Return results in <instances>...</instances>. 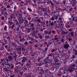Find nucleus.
Masks as SVG:
<instances>
[{
    "label": "nucleus",
    "instance_id": "obj_1",
    "mask_svg": "<svg viewBox=\"0 0 77 77\" xmlns=\"http://www.w3.org/2000/svg\"><path fill=\"white\" fill-rule=\"evenodd\" d=\"M57 18H58V16H54L50 18L49 23V26H53L55 24H57V21L54 20H57Z\"/></svg>",
    "mask_w": 77,
    "mask_h": 77
},
{
    "label": "nucleus",
    "instance_id": "obj_2",
    "mask_svg": "<svg viewBox=\"0 0 77 77\" xmlns=\"http://www.w3.org/2000/svg\"><path fill=\"white\" fill-rule=\"evenodd\" d=\"M70 15H71V17L69 18L68 19L69 20V21H68L67 22V24H69V22H70V24H72L74 23H77V17H75V15L74 14L72 13L70 14ZM71 21L70 22V21Z\"/></svg>",
    "mask_w": 77,
    "mask_h": 77
},
{
    "label": "nucleus",
    "instance_id": "obj_3",
    "mask_svg": "<svg viewBox=\"0 0 77 77\" xmlns=\"http://www.w3.org/2000/svg\"><path fill=\"white\" fill-rule=\"evenodd\" d=\"M60 38L59 37V36H58V35H54V38H52L51 39L53 42H54V45H59V44H60Z\"/></svg>",
    "mask_w": 77,
    "mask_h": 77
},
{
    "label": "nucleus",
    "instance_id": "obj_4",
    "mask_svg": "<svg viewBox=\"0 0 77 77\" xmlns=\"http://www.w3.org/2000/svg\"><path fill=\"white\" fill-rule=\"evenodd\" d=\"M18 17H19V18L20 19V20H19L20 24L23 23L24 21V19L22 17V14H19L18 15Z\"/></svg>",
    "mask_w": 77,
    "mask_h": 77
},
{
    "label": "nucleus",
    "instance_id": "obj_5",
    "mask_svg": "<svg viewBox=\"0 0 77 77\" xmlns=\"http://www.w3.org/2000/svg\"><path fill=\"white\" fill-rule=\"evenodd\" d=\"M26 57H23L22 60L20 62V64L22 66H23L24 65L25 62L26 61Z\"/></svg>",
    "mask_w": 77,
    "mask_h": 77
},
{
    "label": "nucleus",
    "instance_id": "obj_6",
    "mask_svg": "<svg viewBox=\"0 0 77 77\" xmlns=\"http://www.w3.org/2000/svg\"><path fill=\"white\" fill-rule=\"evenodd\" d=\"M61 30V34L62 35H67L68 32H66V29H65L63 27L60 28Z\"/></svg>",
    "mask_w": 77,
    "mask_h": 77
},
{
    "label": "nucleus",
    "instance_id": "obj_7",
    "mask_svg": "<svg viewBox=\"0 0 77 77\" xmlns=\"http://www.w3.org/2000/svg\"><path fill=\"white\" fill-rule=\"evenodd\" d=\"M35 38H37V39H38V38H40L41 39H43V38H44V36L43 35H41V33H38V37L35 36Z\"/></svg>",
    "mask_w": 77,
    "mask_h": 77
},
{
    "label": "nucleus",
    "instance_id": "obj_8",
    "mask_svg": "<svg viewBox=\"0 0 77 77\" xmlns=\"http://www.w3.org/2000/svg\"><path fill=\"white\" fill-rule=\"evenodd\" d=\"M41 9L42 10L43 12H47V11H50V10H47V8H46V7H44V6L42 5H41Z\"/></svg>",
    "mask_w": 77,
    "mask_h": 77
},
{
    "label": "nucleus",
    "instance_id": "obj_9",
    "mask_svg": "<svg viewBox=\"0 0 77 77\" xmlns=\"http://www.w3.org/2000/svg\"><path fill=\"white\" fill-rule=\"evenodd\" d=\"M11 19H15L16 18V15L15 13H13L11 14L10 16Z\"/></svg>",
    "mask_w": 77,
    "mask_h": 77
},
{
    "label": "nucleus",
    "instance_id": "obj_10",
    "mask_svg": "<svg viewBox=\"0 0 77 77\" xmlns=\"http://www.w3.org/2000/svg\"><path fill=\"white\" fill-rule=\"evenodd\" d=\"M76 67V65L74 63H72L71 66H70V68H72L73 69H75V68Z\"/></svg>",
    "mask_w": 77,
    "mask_h": 77
},
{
    "label": "nucleus",
    "instance_id": "obj_11",
    "mask_svg": "<svg viewBox=\"0 0 77 77\" xmlns=\"http://www.w3.org/2000/svg\"><path fill=\"white\" fill-rule=\"evenodd\" d=\"M44 32H45V34H48V35H51V31H50L48 32L47 31L45 30L44 31Z\"/></svg>",
    "mask_w": 77,
    "mask_h": 77
},
{
    "label": "nucleus",
    "instance_id": "obj_12",
    "mask_svg": "<svg viewBox=\"0 0 77 77\" xmlns=\"http://www.w3.org/2000/svg\"><path fill=\"white\" fill-rule=\"evenodd\" d=\"M1 9L2 10H1V11H6L7 8H5V7L4 6H1Z\"/></svg>",
    "mask_w": 77,
    "mask_h": 77
},
{
    "label": "nucleus",
    "instance_id": "obj_13",
    "mask_svg": "<svg viewBox=\"0 0 77 77\" xmlns=\"http://www.w3.org/2000/svg\"><path fill=\"white\" fill-rule=\"evenodd\" d=\"M69 47V45L68 44H65L63 46V48H66V49L68 48Z\"/></svg>",
    "mask_w": 77,
    "mask_h": 77
},
{
    "label": "nucleus",
    "instance_id": "obj_14",
    "mask_svg": "<svg viewBox=\"0 0 77 77\" xmlns=\"http://www.w3.org/2000/svg\"><path fill=\"white\" fill-rule=\"evenodd\" d=\"M7 65L8 66H11V68L12 69L14 68V64H13L12 63H11L10 64H8Z\"/></svg>",
    "mask_w": 77,
    "mask_h": 77
},
{
    "label": "nucleus",
    "instance_id": "obj_15",
    "mask_svg": "<svg viewBox=\"0 0 77 77\" xmlns=\"http://www.w3.org/2000/svg\"><path fill=\"white\" fill-rule=\"evenodd\" d=\"M41 26L40 24L37 25L35 27L36 29L37 30H39V27Z\"/></svg>",
    "mask_w": 77,
    "mask_h": 77
},
{
    "label": "nucleus",
    "instance_id": "obj_16",
    "mask_svg": "<svg viewBox=\"0 0 77 77\" xmlns=\"http://www.w3.org/2000/svg\"><path fill=\"white\" fill-rule=\"evenodd\" d=\"M24 70L25 72L24 74H25L27 76V75H28V73H27V68H25L24 69Z\"/></svg>",
    "mask_w": 77,
    "mask_h": 77
},
{
    "label": "nucleus",
    "instance_id": "obj_17",
    "mask_svg": "<svg viewBox=\"0 0 77 77\" xmlns=\"http://www.w3.org/2000/svg\"><path fill=\"white\" fill-rule=\"evenodd\" d=\"M68 6H66L65 7V8H64L63 9V11H66V12L68 11Z\"/></svg>",
    "mask_w": 77,
    "mask_h": 77
},
{
    "label": "nucleus",
    "instance_id": "obj_18",
    "mask_svg": "<svg viewBox=\"0 0 77 77\" xmlns=\"http://www.w3.org/2000/svg\"><path fill=\"white\" fill-rule=\"evenodd\" d=\"M45 39L47 40L48 39H50V36L49 35H46L45 36Z\"/></svg>",
    "mask_w": 77,
    "mask_h": 77
},
{
    "label": "nucleus",
    "instance_id": "obj_19",
    "mask_svg": "<svg viewBox=\"0 0 77 77\" xmlns=\"http://www.w3.org/2000/svg\"><path fill=\"white\" fill-rule=\"evenodd\" d=\"M73 53L75 55V56H77V51L75 49H73Z\"/></svg>",
    "mask_w": 77,
    "mask_h": 77
},
{
    "label": "nucleus",
    "instance_id": "obj_20",
    "mask_svg": "<svg viewBox=\"0 0 77 77\" xmlns=\"http://www.w3.org/2000/svg\"><path fill=\"white\" fill-rule=\"evenodd\" d=\"M43 59V57H42L38 56V59H37V61L38 62H39L41 59Z\"/></svg>",
    "mask_w": 77,
    "mask_h": 77
},
{
    "label": "nucleus",
    "instance_id": "obj_21",
    "mask_svg": "<svg viewBox=\"0 0 77 77\" xmlns=\"http://www.w3.org/2000/svg\"><path fill=\"white\" fill-rule=\"evenodd\" d=\"M63 37L62 38V39L61 40V41L62 42V43H64L65 41H66V39L65 38H63Z\"/></svg>",
    "mask_w": 77,
    "mask_h": 77
},
{
    "label": "nucleus",
    "instance_id": "obj_22",
    "mask_svg": "<svg viewBox=\"0 0 77 77\" xmlns=\"http://www.w3.org/2000/svg\"><path fill=\"white\" fill-rule=\"evenodd\" d=\"M56 50H57V48H55L54 49H52L51 50V52H52V53H55L56 51Z\"/></svg>",
    "mask_w": 77,
    "mask_h": 77
},
{
    "label": "nucleus",
    "instance_id": "obj_23",
    "mask_svg": "<svg viewBox=\"0 0 77 77\" xmlns=\"http://www.w3.org/2000/svg\"><path fill=\"white\" fill-rule=\"evenodd\" d=\"M25 38L23 37L22 39H20L19 42H24L25 41Z\"/></svg>",
    "mask_w": 77,
    "mask_h": 77
},
{
    "label": "nucleus",
    "instance_id": "obj_24",
    "mask_svg": "<svg viewBox=\"0 0 77 77\" xmlns=\"http://www.w3.org/2000/svg\"><path fill=\"white\" fill-rule=\"evenodd\" d=\"M8 59H9L10 61L12 60V57L11 56L9 55L8 56Z\"/></svg>",
    "mask_w": 77,
    "mask_h": 77
},
{
    "label": "nucleus",
    "instance_id": "obj_25",
    "mask_svg": "<svg viewBox=\"0 0 77 77\" xmlns=\"http://www.w3.org/2000/svg\"><path fill=\"white\" fill-rule=\"evenodd\" d=\"M26 18L24 17V24H27V23H28V21L27 20H26Z\"/></svg>",
    "mask_w": 77,
    "mask_h": 77
},
{
    "label": "nucleus",
    "instance_id": "obj_26",
    "mask_svg": "<svg viewBox=\"0 0 77 77\" xmlns=\"http://www.w3.org/2000/svg\"><path fill=\"white\" fill-rule=\"evenodd\" d=\"M68 71L69 72H71L73 71V69L71 68L70 69H68Z\"/></svg>",
    "mask_w": 77,
    "mask_h": 77
},
{
    "label": "nucleus",
    "instance_id": "obj_27",
    "mask_svg": "<svg viewBox=\"0 0 77 77\" xmlns=\"http://www.w3.org/2000/svg\"><path fill=\"white\" fill-rule=\"evenodd\" d=\"M4 16H5V17H6L7 15H8V14L7 13V11L4 12Z\"/></svg>",
    "mask_w": 77,
    "mask_h": 77
},
{
    "label": "nucleus",
    "instance_id": "obj_28",
    "mask_svg": "<svg viewBox=\"0 0 77 77\" xmlns=\"http://www.w3.org/2000/svg\"><path fill=\"white\" fill-rule=\"evenodd\" d=\"M20 25H19V26L17 27V28L16 29V31H18V32H19L20 31Z\"/></svg>",
    "mask_w": 77,
    "mask_h": 77
},
{
    "label": "nucleus",
    "instance_id": "obj_29",
    "mask_svg": "<svg viewBox=\"0 0 77 77\" xmlns=\"http://www.w3.org/2000/svg\"><path fill=\"white\" fill-rule=\"evenodd\" d=\"M23 13L24 15H28V13H27V11H26L24 10L23 12Z\"/></svg>",
    "mask_w": 77,
    "mask_h": 77
},
{
    "label": "nucleus",
    "instance_id": "obj_30",
    "mask_svg": "<svg viewBox=\"0 0 77 77\" xmlns=\"http://www.w3.org/2000/svg\"><path fill=\"white\" fill-rule=\"evenodd\" d=\"M13 23H14V24L16 23H17V22H18V20H17V19H15V20L14 19L13 20Z\"/></svg>",
    "mask_w": 77,
    "mask_h": 77
},
{
    "label": "nucleus",
    "instance_id": "obj_31",
    "mask_svg": "<svg viewBox=\"0 0 77 77\" xmlns=\"http://www.w3.org/2000/svg\"><path fill=\"white\" fill-rule=\"evenodd\" d=\"M17 5H15L14 7V12H15L16 10H17Z\"/></svg>",
    "mask_w": 77,
    "mask_h": 77
},
{
    "label": "nucleus",
    "instance_id": "obj_32",
    "mask_svg": "<svg viewBox=\"0 0 77 77\" xmlns=\"http://www.w3.org/2000/svg\"><path fill=\"white\" fill-rule=\"evenodd\" d=\"M48 23H49V21L48 20H47L46 21L45 23L47 24L46 26H48Z\"/></svg>",
    "mask_w": 77,
    "mask_h": 77
},
{
    "label": "nucleus",
    "instance_id": "obj_33",
    "mask_svg": "<svg viewBox=\"0 0 77 77\" xmlns=\"http://www.w3.org/2000/svg\"><path fill=\"white\" fill-rule=\"evenodd\" d=\"M37 21L38 22V23H40V24H42V21H41L40 19H38L37 20Z\"/></svg>",
    "mask_w": 77,
    "mask_h": 77
},
{
    "label": "nucleus",
    "instance_id": "obj_34",
    "mask_svg": "<svg viewBox=\"0 0 77 77\" xmlns=\"http://www.w3.org/2000/svg\"><path fill=\"white\" fill-rule=\"evenodd\" d=\"M4 30H5V31H7V26L6 25L5 26V27L4 28Z\"/></svg>",
    "mask_w": 77,
    "mask_h": 77
},
{
    "label": "nucleus",
    "instance_id": "obj_35",
    "mask_svg": "<svg viewBox=\"0 0 77 77\" xmlns=\"http://www.w3.org/2000/svg\"><path fill=\"white\" fill-rule=\"evenodd\" d=\"M27 10L29 11V12H32V9L30 8H27Z\"/></svg>",
    "mask_w": 77,
    "mask_h": 77
},
{
    "label": "nucleus",
    "instance_id": "obj_36",
    "mask_svg": "<svg viewBox=\"0 0 77 77\" xmlns=\"http://www.w3.org/2000/svg\"><path fill=\"white\" fill-rule=\"evenodd\" d=\"M31 29H32L31 31L33 30V33H34L35 32V27H32V28H31Z\"/></svg>",
    "mask_w": 77,
    "mask_h": 77
},
{
    "label": "nucleus",
    "instance_id": "obj_37",
    "mask_svg": "<svg viewBox=\"0 0 77 77\" xmlns=\"http://www.w3.org/2000/svg\"><path fill=\"white\" fill-rule=\"evenodd\" d=\"M70 34L72 36H74V32H71L70 33Z\"/></svg>",
    "mask_w": 77,
    "mask_h": 77
},
{
    "label": "nucleus",
    "instance_id": "obj_38",
    "mask_svg": "<svg viewBox=\"0 0 77 77\" xmlns=\"http://www.w3.org/2000/svg\"><path fill=\"white\" fill-rule=\"evenodd\" d=\"M34 26H35L34 25V24L33 23H32L30 25V27H31V28L32 27H34Z\"/></svg>",
    "mask_w": 77,
    "mask_h": 77
},
{
    "label": "nucleus",
    "instance_id": "obj_39",
    "mask_svg": "<svg viewBox=\"0 0 77 77\" xmlns=\"http://www.w3.org/2000/svg\"><path fill=\"white\" fill-rule=\"evenodd\" d=\"M45 50L44 51L45 52H47V50H48V48H47V47H46L45 48Z\"/></svg>",
    "mask_w": 77,
    "mask_h": 77
},
{
    "label": "nucleus",
    "instance_id": "obj_40",
    "mask_svg": "<svg viewBox=\"0 0 77 77\" xmlns=\"http://www.w3.org/2000/svg\"><path fill=\"white\" fill-rule=\"evenodd\" d=\"M12 53L13 54V55L15 56V55H16V52L14 51H12Z\"/></svg>",
    "mask_w": 77,
    "mask_h": 77
},
{
    "label": "nucleus",
    "instance_id": "obj_41",
    "mask_svg": "<svg viewBox=\"0 0 77 77\" xmlns=\"http://www.w3.org/2000/svg\"><path fill=\"white\" fill-rule=\"evenodd\" d=\"M50 77H54V76L53 75H52V73L51 74V72H50Z\"/></svg>",
    "mask_w": 77,
    "mask_h": 77
},
{
    "label": "nucleus",
    "instance_id": "obj_42",
    "mask_svg": "<svg viewBox=\"0 0 77 77\" xmlns=\"http://www.w3.org/2000/svg\"><path fill=\"white\" fill-rule=\"evenodd\" d=\"M9 23L10 24V25H12L13 24V22H12V21H10L9 22Z\"/></svg>",
    "mask_w": 77,
    "mask_h": 77
},
{
    "label": "nucleus",
    "instance_id": "obj_43",
    "mask_svg": "<svg viewBox=\"0 0 77 77\" xmlns=\"http://www.w3.org/2000/svg\"><path fill=\"white\" fill-rule=\"evenodd\" d=\"M75 55H74V54H73V55H72V56L71 59H74V58H75Z\"/></svg>",
    "mask_w": 77,
    "mask_h": 77
},
{
    "label": "nucleus",
    "instance_id": "obj_44",
    "mask_svg": "<svg viewBox=\"0 0 77 77\" xmlns=\"http://www.w3.org/2000/svg\"><path fill=\"white\" fill-rule=\"evenodd\" d=\"M38 66H42V63H38Z\"/></svg>",
    "mask_w": 77,
    "mask_h": 77
},
{
    "label": "nucleus",
    "instance_id": "obj_45",
    "mask_svg": "<svg viewBox=\"0 0 77 77\" xmlns=\"http://www.w3.org/2000/svg\"><path fill=\"white\" fill-rule=\"evenodd\" d=\"M51 32H52V34L54 35V34H56V31L54 30H53L52 31H51Z\"/></svg>",
    "mask_w": 77,
    "mask_h": 77
},
{
    "label": "nucleus",
    "instance_id": "obj_46",
    "mask_svg": "<svg viewBox=\"0 0 77 77\" xmlns=\"http://www.w3.org/2000/svg\"><path fill=\"white\" fill-rule=\"evenodd\" d=\"M17 50L18 51H20V50H21V48L20 47L17 48Z\"/></svg>",
    "mask_w": 77,
    "mask_h": 77
},
{
    "label": "nucleus",
    "instance_id": "obj_47",
    "mask_svg": "<svg viewBox=\"0 0 77 77\" xmlns=\"http://www.w3.org/2000/svg\"><path fill=\"white\" fill-rule=\"evenodd\" d=\"M49 3H51V4L52 6H53V5H54V4H53V3L52 2L51 0L50 1Z\"/></svg>",
    "mask_w": 77,
    "mask_h": 77
},
{
    "label": "nucleus",
    "instance_id": "obj_48",
    "mask_svg": "<svg viewBox=\"0 0 77 77\" xmlns=\"http://www.w3.org/2000/svg\"><path fill=\"white\" fill-rule=\"evenodd\" d=\"M15 26V23H14L13 25H12L11 26V29H14V26Z\"/></svg>",
    "mask_w": 77,
    "mask_h": 77
},
{
    "label": "nucleus",
    "instance_id": "obj_49",
    "mask_svg": "<svg viewBox=\"0 0 77 77\" xmlns=\"http://www.w3.org/2000/svg\"><path fill=\"white\" fill-rule=\"evenodd\" d=\"M72 11V8L71 7L69 9V12H71Z\"/></svg>",
    "mask_w": 77,
    "mask_h": 77
},
{
    "label": "nucleus",
    "instance_id": "obj_50",
    "mask_svg": "<svg viewBox=\"0 0 77 77\" xmlns=\"http://www.w3.org/2000/svg\"><path fill=\"white\" fill-rule=\"evenodd\" d=\"M40 19L41 20H42V21H43V20H44V17H40Z\"/></svg>",
    "mask_w": 77,
    "mask_h": 77
},
{
    "label": "nucleus",
    "instance_id": "obj_51",
    "mask_svg": "<svg viewBox=\"0 0 77 77\" xmlns=\"http://www.w3.org/2000/svg\"><path fill=\"white\" fill-rule=\"evenodd\" d=\"M10 7H11V6H10V5H8L7 6V9H9V8H10Z\"/></svg>",
    "mask_w": 77,
    "mask_h": 77
},
{
    "label": "nucleus",
    "instance_id": "obj_52",
    "mask_svg": "<svg viewBox=\"0 0 77 77\" xmlns=\"http://www.w3.org/2000/svg\"><path fill=\"white\" fill-rule=\"evenodd\" d=\"M37 49H38V50H42V48H41V47H38L37 48Z\"/></svg>",
    "mask_w": 77,
    "mask_h": 77
},
{
    "label": "nucleus",
    "instance_id": "obj_53",
    "mask_svg": "<svg viewBox=\"0 0 77 77\" xmlns=\"http://www.w3.org/2000/svg\"><path fill=\"white\" fill-rule=\"evenodd\" d=\"M68 30H69V32H72V29L70 28V29H68Z\"/></svg>",
    "mask_w": 77,
    "mask_h": 77
},
{
    "label": "nucleus",
    "instance_id": "obj_54",
    "mask_svg": "<svg viewBox=\"0 0 77 77\" xmlns=\"http://www.w3.org/2000/svg\"><path fill=\"white\" fill-rule=\"evenodd\" d=\"M51 53H50V54H49L48 55V56L49 57L50 56H51V57H52V55L51 54Z\"/></svg>",
    "mask_w": 77,
    "mask_h": 77
},
{
    "label": "nucleus",
    "instance_id": "obj_55",
    "mask_svg": "<svg viewBox=\"0 0 77 77\" xmlns=\"http://www.w3.org/2000/svg\"><path fill=\"white\" fill-rule=\"evenodd\" d=\"M43 44H44L43 43H42L41 44H40V47H42V45H43Z\"/></svg>",
    "mask_w": 77,
    "mask_h": 77
},
{
    "label": "nucleus",
    "instance_id": "obj_56",
    "mask_svg": "<svg viewBox=\"0 0 77 77\" xmlns=\"http://www.w3.org/2000/svg\"><path fill=\"white\" fill-rule=\"evenodd\" d=\"M38 30H36V31H35V33H36V34H38V33H39V32H38Z\"/></svg>",
    "mask_w": 77,
    "mask_h": 77
},
{
    "label": "nucleus",
    "instance_id": "obj_57",
    "mask_svg": "<svg viewBox=\"0 0 77 77\" xmlns=\"http://www.w3.org/2000/svg\"><path fill=\"white\" fill-rule=\"evenodd\" d=\"M62 3H63V5H65V3H66V2L65 1H62Z\"/></svg>",
    "mask_w": 77,
    "mask_h": 77
},
{
    "label": "nucleus",
    "instance_id": "obj_58",
    "mask_svg": "<svg viewBox=\"0 0 77 77\" xmlns=\"http://www.w3.org/2000/svg\"><path fill=\"white\" fill-rule=\"evenodd\" d=\"M6 39H8V40H10L11 38H10V37L8 36V37L6 38Z\"/></svg>",
    "mask_w": 77,
    "mask_h": 77
},
{
    "label": "nucleus",
    "instance_id": "obj_59",
    "mask_svg": "<svg viewBox=\"0 0 77 77\" xmlns=\"http://www.w3.org/2000/svg\"><path fill=\"white\" fill-rule=\"evenodd\" d=\"M15 25H16V26H18V25L19 24H18V22H16V23H15Z\"/></svg>",
    "mask_w": 77,
    "mask_h": 77
},
{
    "label": "nucleus",
    "instance_id": "obj_60",
    "mask_svg": "<svg viewBox=\"0 0 77 77\" xmlns=\"http://www.w3.org/2000/svg\"><path fill=\"white\" fill-rule=\"evenodd\" d=\"M28 44V43L27 42H25L24 43V44H25V45H27Z\"/></svg>",
    "mask_w": 77,
    "mask_h": 77
},
{
    "label": "nucleus",
    "instance_id": "obj_61",
    "mask_svg": "<svg viewBox=\"0 0 77 77\" xmlns=\"http://www.w3.org/2000/svg\"><path fill=\"white\" fill-rule=\"evenodd\" d=\"M72 1L74 2V3H76V0H72Z\"/></svg>",
    "mask_w": 77,
    "mask_h": 77
},
{
    "label": "nucleus",
    "instance_id": "obj_62",
    "mask_svg": "<svg viewBox=\"0 0 77 77\" xmlns=\"http://www.w3.org/2000/svg\"><path fill=\"white\" fill-rule=\"evenodd\" d=\"M24 52L26 54H27V51L25 50L24 51Z\"/></svg>",
    "mask_w": 77,
    "mask_h": 77
},
{
    "label": "nucleus",
    "instance_id": "obj_63",
    "mask_svg": "<svg viewBox=\"0 0 77 77\" xmlns=\"http://www.w3.org/2000/svg\"><path fill=\"white\" fill-rule=\"evenodd\" d=\"M28 20H29V21H30V20H31V18L30 17H29L28 18H27Z\"/></svg>",
    "mask_w": 77,
    "mask_h": 77
},
{
    "label": "nucleus",
    "instance_id": "obj_64",
    "mask_svg": "<svg viewBox=\"0 0 77 77\" xmlns=\"http://www.w3.org/2000/svg\"><path fill=\"white\" fill-rule=\"evenodd\" d=\"M64 77H71V76H69V75H66V76H64Z\"/></svg>",
    "mask_w": 77,
    "mask_h": 77
}]
</instances>
